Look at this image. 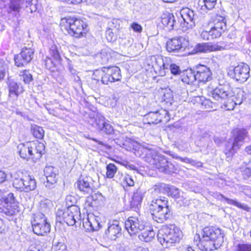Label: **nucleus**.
<instances>
[{
    "label": "nucleus",
    "instance_id": "obj_1",
    "mask_svg": "<svg viewBox=\"0 0 251 251\" xmlns=\"http://www.w3.org/2000/svg\"><path fill=\"white\" fill-rule=\"evenodd\" d=\"M198 244L199 248L203 251H212L218 249L224 241V234L219 228L205 227L201 233Z\"/></svg>",
    "mask_w": 251,
    "mask_h": 251
},
{
    "label": "nucleus",
    "instance_id": "obj_2",
    "mask_svg": "<svg viewBox=\"0 0 251 251\" xmlns=\"http://www.w3.org/2000/svg\"><path fill=\"white\" fill-rule=\"evenodd\" d=\"M125 228L131 235L145 230L139 235L141 240L146 242L151 241L155 236L152 229L146 226V222L140 217H130L125 222Z\"/></svg>",
    "mask_w": 251,
    "mask_h": 251
},
{
    "label": "nucleus",
    "instance_id": "obj_3",
    "mask_svg": "<svg viewBox=\"0 0 251 251\" xmlns=\"http://www.w3.org/2000/svg\"><path fill=\"white\" fill-rule=\"evenodd\" d=\"M182 236L179 228L175 225L163 226L157 234V239L160 244L165 248H170L178 243Z\"/></svg>",
    "mask_w": 251,
    "mask_h": 251
},
{
    "label": "nucleus",
    "instance_id": "obj_4",
    "mask_svg": "<svg viewBox=\"0 0 251 251\" xmlns=\"http://www.w3.org/2000/svg\"><path fill=\"white\" fill-rule=\"evenodd\" d=\"M120 69L118 67H104L101 70H96L92 75L93 79L99 81L105 85L109 83L120 81L122 78Z\"/></svg>",
    "mask_w": 251,
    "mask_h": 251
},
{
    "label": "nucleus",
    "instance_id": "obj_5",
    "mask_svg": "<svg viewBox=\"0 0 251 251\" xmlns=\"http://www.w3.org/2000/svg\"><path fill=\"white\" fill-rule=\"evenodd\" d=\"M153 67L155 73L162 76H164L169 69L174 75H177L181 73L179 67L173 63L171 58L167 57L157 56Z\"/></svg>",
    "mask_w": 251,
    "mask_h": 251
},
{
    "label": "nucleus",
    "instance_id": "obj_6",
    "mask_svg": "<svg viewBox=\"0 0 251 251\" xmlns=\"http://www.w3.org/2000/svg\"><path fill=\"white\" fill-rule=\"evenodd\" d=\"M88 123L97 130L106 135L113 133L114 128L109 121L100 114L91 112L88 114Z\"/></svg>",
    "mask_w": 251,
    "mask_h": 251
},
{
    "label": "nucleus",
    "instance_id": "obj_7",
    "mask_svg": "<svg viewBox=\"0 0 251 251\" xmlns=\"http://www.w3.org/2000/svg\"><path fill=\"white\" fill-rule=\"evenodd\" d=\"M147 151L146 154L151 157L152 164L159 171L168 174L175 171V166L169 162L163 155L158 153L153 150H149Z\"/></svg>",
    "mask_w": 251,
    "mask_h": 251
},
{
    "label": "nucleus",
    "instance_id": "obj_8",
    "mask_svg": "<svg viewBox=\"0 0 251 251\" xmlns=\"http://www.w3.org/2000/svg\"><path fill=\"white\" fill-rule=\"evenodd\" d=\"M248 133L245 129H237L234 131L233 142H228L226 145L225 153L228 156L232 155L242 146Z\"/></svg>",
    "mask_w": 251,
    "mask_h": 251
},
{
    "label": "nucleus",
    "instance_id": "obj_9",
    "mask_svg": "<svg viewBox=\"0 0 251 251\" xmlns=\"http://www.w3.org/2000/svg\"><path fill=\"white\" fill-rule=\"evenodd\" d=\"M163 191H165L169 196L175 199L177 202L179 203L180 205L187 204V200L183 195L181 196V193L183 194L182 192H180L175 187H170L165 184L155 185L152 190V195L153 196L157 195L158 194H160Z\"/></svg>",
    "mask_w": 251,
    "mask_h": 251
},
{
    "label": "nucleus",
    "instance_id": "obj_10",
    "mask_svg": "<svg viewBox=\"0 0 251 251\" xmlns=\"http://www.w3.org/2000/svg\"><path fill=\"white\" fill-rule=\"evenodd\" d=\"M19 208L18 202L13 193H9L0 200V212L7 216H13L19 211Z\"/></svg>",
    "mask_w": 251,
    "mask_h": 251
},
{
    "label": "nucleus",
    "instance_id": "obj_11",
    "mask_svg": "<svg viewBox=\"0 0 251 251\" xmlns=\"http://www.w3.org/2000/svg\"><path fill=\"white\" fill-rule=\"evenodd\" d=\"M32 227L34 233L44 235L50 231V226L45 215L39 213L34 215L31 221Z\"/></svg>",
    "mask_w": 251,
    "mask_h": 251
},
{
    "label": "nucleus",
    "instance_id": "obj_12",
    "mask_svg": "<svg viewBox=\"0 0 251 251\" xmlns=\"http://www.w3.org/2000/svg\"><path fill=\"white\" fill-rule=\"evenodd\" d=\"M64 26L68 34L75 37H79L82 34L84 29L83 21L75 18H64Z\"/></svg>",
    "mask_w": 251,
    "mask_h": 251
},
{
    "label": "nucleus",
    "instance_id": "obj_13",
    "mask_svg": "<svg viewBox=\"0 0 251 251\" xmlns=\"http://www.w3.org/2000/svg\"><path fill=\"white\" fill-rule=\"evenodd\" d=\"M232 43L221 42L216 44L210 43H199L194 48L195 53H206L208 52L227 50L233 47Z\"/></svg>",
    "mask_w": 251,
    "mask_h": 251
},
{
    "label": "nucleus",
    "instance_id": "obj_14",
    "mask_svg": "<svg viewBox=\"0 0 251 251\" xmlns=\"http://www.w3.org/2000/svg\"><path fill=\"white\" fill-rule=\"evenodd\" d=\"M250 69L247 64H239L233 69H229L228 75L240 83H244L250 76Z\"/></svg>",
    "mask_w": 251,
    "mask_h": 251
},
{
    "label": "nucleus",
    "instance_id": "obj_15",
    "mask_svg": "<svg viewBox=\"0 0 251 251\" xmlns=\"http://www.w3.org/2000/svg\"><path fill=\"white\" fill-rule=\"evenodd\" d=\"M80 215L79 208L76 206H69L64 211V222L68 226H74Z\"/></svg>",
    "mask_w": 251,
    "mask_h": 251
},
{
    "label": "nucleus",
    "instance_id": "obj_16",
    "mask_svg": "<svg viewBox=\"0 0 251 251\" xmlns=\"http://www.w3.org/2000/svg\"><path fill=\"white\" fill-rule=\"evenodd\" d=\"M34 50L30 48L23 49L21 53L15 56V62L18 67H24L32 60Z\"/></svg>",
    "mask_w": 251,
    "mask_h": 251
},
{
    "label": "nucleus",
    "instance_id": "obj_17",
    "mask_svg": "<svg viewBox=\"0 0 251 251\" xmlns=\"http://www.w3.org/2000/svg\"><path fill=\"white\" fill-rule=\"evenodd\" d=\"M197 81L204 83L212 79V72L210 69L205 66L199 65L195 71Z\"/></svg>",
    "mask_w": 251,
    "mask_h": 251
},
{
    "label": "nucleus",
    "instance_id": "obj_18",
    "mask_svg": "<svg viewBox=\"0 0 251 251\" xmlns=\"http://www.w3.org/2000/svg\"><path fill=\"white\" fill-rule=\"evenodd\" d=\"M94 182L90 176L80 177L76 182V187L85 193L91 194L96 189Z\"/></svg>",
    "mask_w": 251,
    "mask_h": 251
},
{
    "label": "nucleus",
    "instance_id": "obj_19",
    "mask_svg": "<svg viewBox=\"0 0 251 251\" xmlns=\"http://www.w3.org/2000/svg\"><path fill=\"white\" fill-rule=\"evenodd\" d=\"M184 38H174L167 42L166 49L168 51L170 52H178L179 51H184L185 50L186 45L183 43Z\"/></svg>",
    "mask_w": 251,
    "mask_h": 251
},
{
    "label": "nucleus",
    "instance_id": "obj_20",
    "mask_svg": "<svg viewBox=\"0 0 251 251\" xmlns=\"http://www.w3.org/2000/svg\"><path fill=\"white\" fill-rule=\"evenodd\" d=\"M158 209L150 211L154 221L159 223H162L171 217V213L169 206Z\"/></svg>",
    "mask_w": 251,
    "mask_h": 251
},
{
    "label": "nucleus",
    "instance_id": "obj_21",
    "mask_svg": "<svg viewBox=\"0 0 251 251\" xmlns=\"http://www.w3.org/2000/svg\"><path fill=\"white\" fill-rule=\"evenodd\" d=\"M29 145L30 150H31L30 158L36 161L40 159L42 154L44 153V145L38 141L29 142Z\"/></svg>",
    "mask_w": 251,
    "mask_h": 251
},
{
    "label": "nucleus",
    "instance_id": "obj_22",
    "mask_svg": "<svg viewBox=\"0 0 251 251\" xmlns=\"http://www.w3.org/2000/svg\"><path fill=\"white\" fill-rule=\"evenodd\" d=\"M151 193L152 194V192ZM161 193L155 196H153L151 194L153 199L150 204V211H152L156 209H159L158 208L169 206L168 205L167 199L161 196H159V195Z\"/></svg>",
    "mask_w": 251,
    "mask_h": 251
},
{
    "label": "nucleus",
    "instance_id": "obj_23",
    "mask_svg": "<svg viewBox=\"0 0 251 251\" xmlns=\"http://www.w3.org/2000/svg\"><path fill=\"white\" fill-rule=\"evenodd\" d=\"M227 89V86L220 85L211 92L212 97L215 100L222 102L223 100H226L229 97V93Z\"/></svg>",
    "mask_w": 251,
    "mask_h": 251
},
{
    "label": "nucleus",
    "instance_id": "obj_24",
    "mask_svg": "<svg viewBox=\"0 0 251 251\" xmlns=\"http://www.w3.org/2000/svg\"><path fill=\"white\" fill-rule=\"evenodd\" d=\"M100 218L94 216L88 217L86 221L83 222V226L88 230L97 231L101 227Z\"/></svg>",
    "mask_w": 251,
    "mask_h": 251
},
{
    "label": "nucleus",
    "instance_id": "obj_25",
    "mask_svg": "<svg viewBox=\"0 0 251 251\" xmlns=\"http://www.w3.org/2000/svg\"><path fill=\"white\" fill-rule=\"evenodd\" d=\"M213 196L214 198L221 201H226V203H228V204L234 205L239 208L245 210H249L250 208L247 204H242L238 202L236 200L226 198L223 195L221 194L220 193L216 192L214 193Z\"/></svg>",
    "mask_w": 251,
    "mask_h": 251
},
{
    "label": "nucleus",
    "instance_id": "obj_26",
    "mask_svg": "<svg viewBox=\"0 0 251 251\" xmlns=\"http://www.w3.org/2000/svg\"><path fill=\"white\" fill-rule=\"evenodd\" d=\"M44 172L47 183L53 184L56 183L58 176L56 169L50 166H46Z\"/></svg>",
    "mask_w": 251,
    "mask_h": 251
},
{
    "label": "nucleus",
    "instance_id": "obj_27",
    "mask_svg": "<svg viewBox=\"0 0 251 251\" xmlns=\"http://www.w3.org/2000/svg\"><path fill=\"white\" fill-rule=\"evenodd\" d=\"M117 223L110 224L105 231V234L111 240H116L118 236L121 234V228Z\"/></svg>",
    "mask_w": 251,
    "mask_h": 251
},
{
    "label": "nucleus",
    "instance_id": "obj_28",
    "mask_svg": "<svg viewBox=\"0 0 251 251\" xmlns=\"http://www.w3.org/2000/svg\"><path fill=\"white\" fill-rule=\"evenodd\" d=\"M161 23L169 30L173 29L176 24V18L171 13L163 14L161 17Z\"/></svg>",
    "mask_w": 251,
    "mask_h": 251
},
{
    "label": "nucleus",
    "instance_id": "obj_29",
    "mask_svg": "<svg viewBox=\"0 0 251 251\" xmlns=\"http://www.w3.org/2000/svg\"><path fill=\"white\" fill-rule=\"evenodd\" d=\"M181 80L183 82L188 84H194L197 81L195 71L191 69L183 71L181 75Z\"/></svg>",
    "mask_w": 251,
    "mask_h": 251
},
{
    "label": "nucleus",
    "instance_id": "obj_30",
    "mask_svg": "<svg viewBox=\"0 0 251 251\" xmlns=\"http://www.w3.org/2000/svg\"><path fill=\"white\" fill-rule=\"evenodd\" d=\"M9 96L12 98H17L19 94L24 91L22 87H20L17 82L10 80L8 82Z\"/></svg>",
    "mask_w": 251,
    "mask_h": 251
},
{
    "label": "nucleus",
    "instance_id": "obj_31",
    "mask_svg": "<svg viewBox=\"0 0 251 251\" xmlns=\"http://www.w3.org/2000/svg\"><path fill=\"white\" fill-rule=\"evenodd\" d=\"M17 149L21 158L27 160L30 158L31 150H30L29 142L20 144Z\"/></svg>",
    "mask_w": 251,
    "mask_h": 251
},
{
    "label": "nucleus",
    "instance_id": "obj_32",
    "mask_svg": "<svg viewBox=\"0 0 251 251\" xmlns=\"http://www.w3.org/2000/svg\"><path fill=\"white\" fill-rule=\"evenodd\" d=\"M23 191L29 192L33 190L36 187V182L35 179L31 176L28 175L23 177Z\"/></svg>",
    "mask_w": 251,
    "mask_h": 251
},
{
    "label": "nucleus",
    "instance_id": "obj_33",
    "mask_svg": "<svg viewBox=\"0 0 251 251\" xmlns=\"http://www.w3.org/2000/svg\"><path fill=\"white\" fill-rule=\"evenodd\" d=\"M142 193L140 189L136 190L133 193L130 202V206L133 208H136L141 205L143 200Z\"/></svg>",
    "mask_w": 251,
    "mask_h": 251
},
{
    "label": "nucleus",
    "instance_id": "obj_34",
    "mask_svg": "<svg viewBox=\"0 0 251 251\" xmlns=\"http://www.w3.org/2000/svg\"><path fill=\"white\" fill-rule=\"evenodd\" d=\"M143 122L147 124H157L160 123V120H158L157 111L150 112L144 116Z\"/></svg>",
    "mask_w": 251,
    "mask_h": 251
},
{
    "label": "nucleus",
    "instance_id": "obj_35",
    "mask_svg": "<svg viewBox=\"0 0 251 251\" xmlns=\"http://www.w3.org/2000/svg\"><path fill=\"white\" fill-rule=\"evenodd\" d=\"M216 3V0H199L198 4L200 9L206 12L212 9Z\"/></svg>",
    "mask_w": 251,
    "mask_h": 251
},
{
    "label": "nucleus",
    "instance_id": "obj_36",
    "mask_svg": "<svg viewBox=\"0 0 251 251\" xmlns=\"http://www.w3.org/2000/svg\"><path fill=\"white\" fill-rule=\"evenodd\" d=\"M180 14L182 19L196 20V16L195 15L194 11L188 8L182 9L180 11Z\"/></svg>",
    "mask_w": 251,
    "mask_h": 251
},
{
    "label": "nucleus",
    "instance_id": "obj_37",
    "mask_svg": "<svg viewBox=\"0 0 251 251\" xmlns=\"http://www.w3.org/2000/svg\"><path fill=\"white\" fill-rule=\"evenodd\" d=\"M63 210L62 207L58 208L56 212V223L55 227L56 230H61L62 226Z\"/></svg>",
    "mask_w": 251,
    "mask_h": 251
},
{
    "label": "nucleus",
    "instance_id": "obj_38",
    "mask_svg": "<svg viewBox=\"0 0 251 251\" xmlns=\"http://www.w3.org/2000/svg\"><path fill=\"white\" fill-rule=\"evenodd\" d=\"M200 103L201 105V108L206 110H210L215 107L216 102H212L210 100L202 97L200 98Z\"/></svg>",
    "mask_w": 251,
    "mask_h": 251
},
{
    "label": "nucleus",
    "instance_id": "obj_39",
    "mask_svg": "<svg viewBox=\"0 0 251 251\" xmlns=\"http://www.w3.org/2000/svg\"><path fill=\"white\" fill-rule=\"evenodd\" d=\"M106 176L108 178H112L117 172L118 168L113 163H110L107 165L106 167Z\"/></svg>",
    "mask_w": 251,
    "mask_h": 251
},
{
    "label": "nucleus",
    "instance_id": "obj_40",
    "mask_svg": "<svg viewBox=\"0 0 251 251\" xmlns=\"http://www.w3.org/2000/svg\"><path fill=\"white\" fill-rule=\"evenodd\" d=\"M245 99V92L241 89H239L233 98L231 99L232 101H234L235 105L241 104Z\"/></svg>",
    "mask_w": 251,
    "mask_h": 251
},
{
    "label": "nucleus",
    "instance_id": "obj_41",
    "mask_svg": "<svg viewBox=\"0 0 251 251\" xmlns=\"http://www.w3.org/2000/svg\"><path fill=\"white\" fill-rule=\"evenodd\" d=\"M183 22L181 23V26L182 30L187 31L189 29H192L195 26V20L190 19H183Z\"/></svg>",
    "mask_w": 251,
    "mask_h": 251
},
{
    "label": "nucleus",
    "instance_id": "obj_42",
    "mask_svg": "<svg viewBox=\"0 0 251 251\" xmlns=\"http://www.w3.org/2000/svg\"><path fill=\"white\" fill-rule=\"evenodd\" d=\"M31 131L33 136L37 138L42 139L44 136V130L40 126H32Z\"/></svg>",
    "mask_w": 251,
    "mask_h": 251
},
{
    "label": "nucleus",
    "instance_id": "obj_43",
    "mask_svg": "<svg viewBox=\"0 0 251 251\" xmlns=\"http://www.w3.org/2000/svg\"><path fill=\"white\" fill-rule=\"evenodd\" d=\"M162 101L167 105H171L174 101L172 93L169 90L165 92L162 97Z\"/></svg>",
    "mask_w": 251,
    "mask_h": 251
},
{
    "label": "nucleus",
    "instance_id": "obj_44",
    "mask_svg": "<svg viewBox=\"0 0 251 251\" xmlns=\"http://www.w3.org/2000/svg\"><path fill=\"white\" fill-rule=\"evenodd\" d=\"M158 120L160 122H167L169 121V112L164 109H160L157 111Z\"/></svg>",
    "mask_w": 251,
    "mask_h": 251
},
{
    "label": "nucleus",
    "instance_id": "obj_45",
    "mask_svg": "<svg viewBox=\"0 0 251 251\" xmlns=\"http://www.w3.org/2000/svg\"><path fill=\"white\" fill-rule=\"evenodd\" d=\"M213 26L218 29H220L221 31L224 32L226 29V24L224 21L223 18L221 17H220V19L215 20Z\"/></svg>",
    "mask_w": 251,
    "mask_h": 251
},
{
    "label": "nucleus",
    "instance_id": "obj_46",
    "mask_svg": "<svg viewBox=\"0 0 251 251\" xmlns=\"http://www.w3.org/2000/svg\"><path fill=\"white\" fill-rule=\"evenodd\" d=\"M51 53L52 54L53 58L54 60V62H53L50 59H49V61L52 62L54 66H57L61 64V60L60 59V56L58 53V51L56 49H51Z\"/></svg>",
    "mask_w": 251,
    "mask_h": 251
},
{
    "label": "nucleus",
    "instance_id": "obj_47",
    "mask_svg": "<svg viewBox=\"0 0 251 251\" xmlns=\"http://www.w3.org/2000/svg\"><path fill=\"white\" fill-rule=\"evenodd\" d=\"M24 0H11L9 8L15 11H18L21 8V5L23 3Z\"/></svg>",
    "mask_w": 251,
    "mask_h": 251
},
{
    "label": "nucleus",
    "instance_id": "obj_48",
    "mask_svg": "<svg viewBox=\"0 0 251 251\" xmlns=\"http://www.w3.org/2000/svg\"><path fill=\"white\" fill-rule=\"evenodd\" d=\"M21 74L22 79L25 83H29L32 80V76L28 71L25 70Z\"/></svg>",
    "mask_w": 251,
    "mask_h": 251
},
{
    "label": "nucleus",
    "instance_id": "obj_49",
    "mask_svg": "<svg viewBox=\"0 0 251 251\" xmlns=\"http://www.w3.org/2000/svg\"><path fill=\"white\" fill-rule=\"evenodd\" d=\"M108 50L106 49H103L100 52V57L103 63H106L111 58L110 54L108 52Z\"/></svg>",
    "mask_w": 251,
    "mask_h": 251
},
{
    "label": "nucleus",
    "instance_id": "obj_50",
    "mask_svg": "<svg viewBox=\"0 0 251 251\" xmlns=\"http://www.w3.org/2000/svg\"><path fill=\"white\" fill-rule=\"evenodd\" d=\"M93 200L96 204H101L103 203L104 198L100 193H95L92 196Z\"/></svg>",
    "mask_w": 251,
    "mask_h": 251
},
{
    "label": "nucleus",
    "instance_id": "obj_51",
    "mask_svg": "<svg viewBox=\"0 0 251 251\" xmlns=\"http://www.w3.org/2000/svg\"><path fill=\"white\" fill-rule=\"evenodd\" d=\"M210 31L211 33V36H212V39H215L220 37L222 35V33L224 32L220 29L215 28L214 26L211 28Z\"/></svg>",
    "mask_w": 251,
    "mask_h": 251
},
{
    "label": "nucleus",
    "instance_id": "obj_52",
    "mask_svg": "<svg viewBox=\"0 0 251 251\" xmlns=\"http://www.w3.org/2000/svg\"><path fill=\"white\" fill-rule=\"evenodd\" d=\"M24 183L23 178H15L13 182V185L16 189L23 191Z\"/></svg>",
    "mask_w": 251,
    "mask_h": 251
},
{
    "label": "nucleus",
    "instance_id": "obj_53",
    "mask_svg": "<svg viewBox=\"0 0 251 251\" xmlns=\"http://www.w3.org/2000/svg\"><path fill=\"white\" fill-rule=\"evenodd\" d=\"M122 185H123L124 187L125 186L129 187L133 186L134 185V181L133 180L132 177L130 176L127 174V175H126L125 180L124 181Z\"/></svg>",
    "mask_w": 251,
    "mask_h": 251
},
{
    "label": "nucleus",
    "instance_id": "obj_54",
    "mask_svg": "<svg viewBox=\"0 0 251 251\" xmlns=\"http://www.w3.org/2000/svg\"><path fill=\"white\" fill-rule=\"evenodd\" d=\"M237 251H251V244H239L237 247Z\"/></svg>",
    "mask_w": 251,
    "mask_h": 251
},
{
    "label": "nucleus",
    "instance_id": "obj_55",
    "mask_svg": "<svg viewBox=\"0 0 251 251\" xmlns=\"http://www.w3.org/2000/svg\"><path fill=\"white\" fill-rule=\"evenodd\" d=\"M126 175H127V174H123L122 173L118 172L115 177L114 180L121 183L122 185L123 184V182L125 180Z\"/></svg>",
    "mask_w": 251,
    "mask_h": 251
},
{
    "label": "nucleus",
    "instance_id": "obj_56",
    "mask_svg": "<svg viewBox=\"0 0 251 251\" xmlns=\"http://www.w3.org/2000/svg\"><path fill=\"white\" fill-rule=\"evenodd\" d=\"M242 175L244 179L251 180V169L246 168L242 172Z\"/></svg>",
    "mask_w": 251,
    "mask_h": 251
},
{
    "label": "nucleus",
    "instance_id": "obj_57",
    "mask_svg": "<svg viewBox=\"0 0 251 251\" xmlns=\"http://www.w3.org/2000/svg\"><path fill=\"white\" fill-rule=\"evenodd\" d=\"M106 36L108 41L110 42H112L116 40V36L110 29H108L106 31Z\"/></svg>",
    "mask_w": 251,
    "mask_h": 251
},
{
    "label": "nucleus",
    "instance_id": "obj_58",
    "mask_svg": "<svg viewBox=\"0 0 251 251\" xmlns=\"http://www.w3.org/2000/svg\"><path fill=\"white\" fill-rule=\"evenodd\" d=\"M75 198L71 195L67 196L66 197V203L67 205L69 206H75L74 203H75Z\"/></svg>",
    "mask_w": 251,
    "mask_h": 251
},
{
    "label": "nucleus",
    "instance_id": "obj_59",
    "mask_svg": "<svg viewBox=\"0 0 251 251\" xmlns=\"http://www.w3.org/2000/svg\"><path fill=\"white\" fill-rule=\"evenodd\" d=\"M131 28L136 32L140 33L142 30V27L141 25L136 23H133L130 25Z\"/></svg>",
    "mask_w": 251,
    "mask_h": 251
},
{
    "label": "nucleus",
    "instance_id": "obj_60",
    "mask_svg": "<svg viewBox=\"0 0 251 251\" xmlns=\"http://www.w3.org/2000/svg\"><path fill=\"white\" fill-rule=\"evenodd\" d=\"M201 36L203 40H208L212 39V36H211V33H210V30L209 31H202L201 33Z\"/></svg>",
    "mask_w": 251,
    "mask_h": 251
},
{
    "label": "nucleus",
    "instance_id": "obj_61",
    "mask_svg": "<svg viewBox=\"0 0 251 251\" xmlns=\"http://www.w3.org/2000/svg\"><path fill=\"white\" fill-rule=\"evenodd\" d=\"M170 155H172V156L173 158L178 159L181 160V161H183V162H186V163H192V162H194V161H193L192 160H191L190 159H189L188 158H187V157H185V158H182L181 157L177 156L175 154H170Z\"/></svg>",
    "mask_w": 251,
    "mask_h": 251
},
{
    "label": "nucleus",
    "instance_id": "obj_62",
    "mask_svg": "<svg viewBox=\"0 0 251 251\" xmlns=\"http://www.w3.org/2000/svg\"><path fill=\"white\" fill-rule=\"evenodd\" d=\"M6 178V174L4 172L0 171V184L5 181Z\"/></svg>",
    "mask_w": 251,
    "mask_h": 251
},
{
    "label": "nucleus",
    "instance_id": "obj_63",
    "mask_svg": "<svg viewBox=\"0 0 251 251\" xmlns=\"http://www.w3.org/2000/svg\"><path fill=\"white\" fill-rule=\"evenodd\" d=\"M82 1V0H64V2L67 4H76L79 3Z\"/></svg>",
    "mask_w": 251,
    "mask_h": 251
},
{
    "label": "nucleus",
    "instance_id": "obj_64",
    "mask_svg": "<svg viewBox=\"0 0 251 251\" xmlns=\"http://www.w3.org/2000/svg\"><path fill=\"white\" fill-rule=\"evenodd\" d=\"M213 140L215 144L218 146L220 145L222 143L223 141V139L216 136H215L213 138Z\"/></svg>",
    "mask_w": 251,
    "mask_h": 251
}]
</instances>
